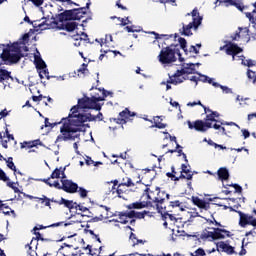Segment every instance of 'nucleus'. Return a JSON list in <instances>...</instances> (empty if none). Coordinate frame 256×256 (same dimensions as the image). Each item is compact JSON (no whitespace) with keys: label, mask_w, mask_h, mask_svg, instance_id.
I'll return each instance as SVG.
<instances>
[{"label":"nucleus","mask_w":256,"mask_h":256,"mask_svg":"<svg viewBox=\"0 0 256 256\" xmlns=\"http://www.w3.org/2000/svg\"><path fill=\"white\" fill-rule=\"evenodd\" d=\"M87 121H97L95 115L83 114L77 111V107H72L68 117L62 118L63 125L60 128L63 141H71L75 139V133L87 131L89 124Z\"/></svg>","instance_id":"1"},{"label":"nucleus","mask_w":256,"mask_h":256,"mask_svg":"<svg viewBox=\"0 0 256 256\" xmlns=\"http://www.w3.org/2000/svg\"><path fill=\"white\" fill-rule=\"evenodd\" d=\"M21 45H23V42L1 44L2 47H5L0 54V59L4 65H15L25 57Z\"/></svg>","instance_id":"2"},{"label":"nucleus","mask_w":256,"mask_h":256,"mask_svg":"<svg viewBox=\"0 0 256 256\" xmlns=\"http://www.w3.org/2000/svg\"><path fill=\"white\" fill-rule=\"evenodd\" d=\"M143 195H146L147 199H149L152 205L153 203H155L158 213H161V215H163V211H165L166 209L165 201L169 199V194L161 190V188L159 187H147L144 190Z\"/></svg>","instance_id":"3"},{"label":"nucleus","mask_w":256,"mask_h":256,"mask_svg":"<svg viewBox=\"0 0 256 256\" xmlns=\"http://www.w3.org/2000/svg\"><path fill=\"white\" fill-rule=\"evenodd\" d=\"M98 92L101 93V95L95 93L91 98L84 96L83 98L78 99V104L73 107H77L78 113H81V109H95V111H101V104H99V101H105L107 94H105V88H99Z\"/></svg>","instance_id":"4"},{"label":"nucleus","mask_w":256,"mask_h":256,"mask_svg":"<svg viewBox=\"0 0 256 256\" xmlns=\"http://www.w3.org/2000/svg\"><path fill=\"white\" fill-rule=\"evenodd\" d=\"M179 44H171L170 46H167L163 48L160 51V54L158 55V59L160 63L163 65H169V63H175L177 61V57L175 55H178L179 61L183 63L185 61V58L181 57V50H179Z\"/></svg>","instance_id":"5"},{"label":"nucleus","mask_w":256,"mask_h":256,"mask_svg":"<svg viewBox=\"0 0 256 256\" xmlns=\"http://www.w3.org/2000/svg\"><path fill=\"white\" fill-rule=\"evenodd\" d=\"M217 228L208 227V229H212V231H208L205 229L201 235L200 239L209 240V241H219L221 239H225V237H232L231 231L226 230L225 226L222 225L220 222H216Z\"/></svg>","instance_id":"6"},{"label":"nucleus","mask_w":256,"mask_h":256,"mask_svg":"<svg viewBox=\"0 0 256 256\" xmlns=\"http://www.w3.org/2000/svg\"><path fill=\"white\" fill-rule=\"evenodd\" d=\"M187 16H192V22H190L187 25L182 24V29H180L181 35H185V37H191L193 35V32H191V29H194V31H197L199 29V25L203 23V16L199 14V10L197 8H194L191 13H188Z\"/></svg>","instance_id":"7"},{"label":"nucleus","mask_w":256,"mask_h":256,"mask_svg":"<svg viewBox=\"0 0 256 256\" xmlns=\"http://www.w3.org/2000/svg\"><path fill=\"white\" fill-rule=\"evenodd\" d=\"M107 211L109 208L107 206H99L97 208H87V210L82 214V217H88L90 219V223H97L99 221H103L106 219Z\"/></svg>","instance_id":"8"},{"label":"nucleus","mask_w":256,"mask_h":256,"mask_svg":"<svg viewBox=\"0 0 256 256\" xmlns=\"http://www.w3.org/2000/svg\"><path fill=\"white\" fill-rule=\"evenodd\" d=\"M188 129H194L200 133H205L208 129L213 127L211 122H204L203 120H196L191 122L190 120L187 121Z\"/></svg>","instance_id":"9"},{"label":"nucleus","mask_w":256,"mask_h":256,"mask_svg":"<svg viewBox=\"0 0 256 256\" xmlns=\"http://www.w3.org/2000/svg\"><path fill=\"white\" fill-rule=\"evenodd\" d=\"M231 211H235L239 215V225L240 227H245L246 225H251L256 229V218L253 215L245 214L242 211H236L235 209L231 208Z\"/></svg>","instance_id":"10"},{"label":"nucleus","mask_w":256,"mask_h":256,"mask_svg":"<svg viewBox=\"0 0 256 256\" xmlns=\"http://www.w3.org/2000/svg\"><path fill=\"white\" fill-rule=\"evenodd\" d=\"M137 113L131 112L129 108H125L122 112L119 113L118 118H111L110 121H114L117 125H125L129 117H135Z\"/></svg>","instance_id":"11"},{"label":"nucleus","mask_w":256,"mask_h":256,"mask_svg":"<svg viewBox=\"0 0 256 256\" xmlns=\"http://www.w3.org/2000/svg\"><path fill=\"white\" fill-rule=\"evenodd\" d=\"M182 75H187V71H185L184 68L177 70L175 74L169 76L167 83H171L172 85H179L183 83V81H185V77L181 78Z\"/></svg>","instance_id":"12"},{"label":"nucleus","mask_w":256,"mask_h":256,"mask_svg":"<svg viewBox=\"0 0 256 256\" xmlns=\"http://www.w3.org/2000/svg\"><path fill=\"white\" fill-rule=\"evenodd\" d=\"M91 6V2L86 4V7L72 9V16L74 21H81L87 15V9Z\"/></svg>","instance_id":"13"},{"label":"nucleus","mask_w":256,"mask_h":256,"mask_svg":"<svg viewBox=\"0 0 256 256\" xmlns=\"http://www.w3.org/2000/svg\"><path fill=\"white\" fill-rule=\"evenodd\" d=\"M39 29H59V31H65V24H60L57 21L49 22V20H46L40 24H38Z\"/></svg>","instance_id":"14"},{"label":"nucleus","mask_w":256,"mask_h":256,"mask_svg":"<svg viewBox=\"0 0 256 256\" xmlns=\"http://www.w3.org/2000/svg\"><path fill=\"white\" fill-rule=\"evenodd\" d=\"M61 183L62 190L66 193H77V189H79V185L71 180H61Z\"/></svg>","instance_id":"15"},{"label":"nucleus","mask_w":256,"mask_h":256,"mask_svg":"<svg viewBox=\"0 0 256 256\" xmlns=\"http://www.w3.org/2000/svg\"><path fill=\"white\" fill-rule=\"evenodd\" d=\"M223 49H226V54L232 55V57H235V55H239V53H243V48L231 42L229 43V45H224Z\"/></svg>","instance_id":"16"},{"label":"nucleus","mask_w":256,"mask_h":256,"mask_svg":"<svg viewBox=\"0 0 256 256\" xmlns=\"http://www.w3.org/2000/svg\"><path fill=\"white\" fill-rule=\"evenodd\" d=\"M126 207L130 211L133 209H146V207H153V202H151V201H136L131 204H128Z\"/></svg>","instance_id":"17"},{"label":"nucleus","mask_w":256,"mask_h":256,"mask_svg":"<svg viewBox=\"0 0 256 256\" xmlns=\"http://www.w3.org/2000/svg\"><path fill=\"white\" fill-rule=\"evenodd\" d=\"M217 251H222V253H227V255H234L235 247L225 243L224 241L218 242L216 244Z\"/></svg>","instance_id":"18"},{"label":"nucleus","mask_w":256,"mask_h":256,"mask_svg":"<svg viewBox=\"0 0 256 256\" xmlns=\"http://www.w3.org/2000/svg\"><path fill=\"white\" fill-rule=\"evenodd\" d=\"M238 32H236L234 34V36H232V41H237L238 39H246L247 41H249L250 36H249V28L245 27H239L238 28Z\"/></svg>","instance_id":"19"},{"label":"nucleus","mask_w":256,"mask_h":256,"mask_svg":"<svg viewBox=\"0 0 256 256\" xmlns=\"http://www.w3.org/2000/svg\"><path fill=\"white\" fill-rule=\"evenodd\" d=\"M38 145L43 147V142L41 139L31 140V141H24L21 143V149H33L34 147L37 149Z\"/></svg>","instance_id":"20"},{"label":"nucleus","mask_w":256,"mask_h":256,"mask_svg":"<svg viewBox=\"0 0 256 256\" xmlns=\"http://www.w3.org/2000/svg\"><path fill=\"white\" fill-rule=\"evenodd\" d=\"M192 203H194L196 207H199V209H204V211H209V209H211V204L209 202H206L197 196L192 197Z\"/></svg>","instance_id":"21"},{"label":"nucleus","mask_w":256,"mask_h":256,"mask_svg":"<svg viewBox=\"0 0 256 256\" xmlns=\"http://www.w3.org/2000/svg\"><path fill=\"white\" fill-rule=\"evenodd\" d=\"M60 253L63 256H76L77 253H75V247L73 245H69L67 243H64L63 246L59 249Z\"/></svg>","instance_id":"22"},{"label":"nucleus","mask_w":256,"mask_h":256,"mask_svg":"<svg viewBox=\"0 0 256 256\" xmlns=\"http://www.w3.org/2000/svg\"><path fill=\"white\" fill-rule=\"evenodd\" d=\"M216 3H224L226 7H236L239 11L245 9V6H242L237 0H216Z\"/></svg>","instance_id":"23"},{"label":"nucleus","mask_w":256,"mask_h":256,"mask_svg":"<svg viewBox=\"0 0 256 256\" xmlns=\"http://www.w3.org/2000/svg\"><path fill=\"white\" fill-rule=\"evenodd\" d=\"M58 21L63 23V21H74L73 10H65L64 12L58 14Z\"/></svg>","instance_id":"24"},{"label":"nucleus","mask_w":256,"mask_h":256,"mask_svg":"<svg viewBox=\"0 0 256 256\" xmlns=\"http://www.w3.org/2000/svg\"><path fill=\"white\" fill-rule=\"evenodd\" d=\"M218 179L220 181H227L229 180V170L226 167H221L217 171Z\"/></svg>","instance_id":"25"},{"label":"nucleus","mask_w":256,"mask_h":256,"mask_svg":"<svg viewBox=\"0 0 256 256\" xmlns=\"http://www.w3.org/2000/svg\"><path fill=\"white\" fill-rule=\"evenodd\" d=\"M161 121H163V116H155L154 124L151 126V128L153 129L154 127H156V129H165L167 127V124Z\"/></svg>","instance_id":"26"},{"label":"nucleus","mask_w":256,"mask_h":256,"mask_svg":"<svg viewBox=\"0 0 256 256\" xmlns=\"http://www.w3.org/2000/svg\"><path fill=\"white\" fill-rule=\"evenodd\" d=\"M58 205H64V207H67V209H75V205H77V202L61 198V200L58 202Z\"/></svg>","instance_id":"27"},{"label":"nucleus","mask_w":256,"mask_h":256,"mask_svg":"<svg viewBox=\"0 0 256 256\" xmlns=\"http://www.w3.org/2000/svg\"><path fill=\"white\" fill-rule=\"evenodd\" d=\"M9 79H12L11 72L0 68V83H4V81H9Z\"/></svg>","instance_id":"28"},{"label":"nucleus","mask_w":256,"mask_h":256,"mask_svg":"<svg viewBox=\"0 0 256 256\" xmlns=\"http://www.w3.org/2000/svg\"><path fill=\"white\" fill-rule=\"evenodd\" d=\"M180 173H185L186 179L188 181H191V179H193V174L191 173V170L189 168H187L186 164L181 165Z\"/></svg>","instance_id":"29"},{"label":"nucleus","mask_w":256,"mask_h":256,"mask_svg":"<svg viewBox=\"0 0 256 256\" xmlns=\"http://www.w3.org/2000/svg\"><path fill=\"white\" fill-rule=\"evenodd\" d=\"M183 69H184V71H187L186 75L195 74V64H193V63L184 64Z\"/></svg>","instance_id":"30"},{"label":"nucleus","mask_w":256,"mask_h":256,"mask_svg":"<svg viewBox=\"0 0 256 256\" xmlns=\"http://www.w3.org/2000/svg\"><path fill=\"white\" fill-rule=\"evenodd\" d=\"M35 63H36V68L38 69H47V64L45 61H43L42 57H35Z\"/></svg>","instance_id":"31"},{"label":"nucleus","mask_w":256,"mask_h":256,"mask_svg":"<svg viewBox=\"0 0 256 256\" xmlns=\"http://www.w3.org/2000/svg\"><path fill=\"white\" fill-rule=\"evenodd\" d=\"M63 224H64V222L54 223L49 226L37 225L33 228V231H41V229H47V227H61V225H63Z\"/></svg>","instance_id":"32"},{"label":"nucleus","mask_w":256,"mask_h":256,"mask_svg":"<svg viewBox=\"0 0 256 256\" xmlns=\"http://www.w3.org/2000/svg\"><path fill=\"white\" fill-rule=\"evenodd\" d=\"M78 26L79 24L77 22H68L65 24V31L72 33V31H75Z\"/></svg>","instance_id":"33"},{"label":"nucleus","mask_w":256,"mask_h":256,"mask_svg":"<svg viewBox=\"0 0 256 256\" xmlns=\"http://www.w3.org/2000/svg\"><path fill=\"white\" fill-rule=\"evenodd\" d=\"M6 163H7V168L11 169V171H14V175H17V167L13 162V157H8V159L6 160Z\"/></svg>","instance_id":"34"},{"label":"nucleus","mask_w":256,"mask_h":256,"mask_svg":"<svg viewBox=\"0 0 256 256\" xmlns=\"http://www.w3.org/2000/svg\"><path fill=\"white\" fill-rule=\"evenodd\" d=\"M120 184H122L124 187H135V182H133V179L129 177L123 178Z\"/></svg>","instance_id":"35"},{"label":"nucleus","mask_w":256,"mask_h":256,"mask_svg":"<svg viewBox=\"0 0 256 256\" xmlns=\"http://www.w3.org/2000/svg\"><path fill=\"white\" fill-rule=\"evenodd\" d=\"M117 196L120 198V199H123V195H125V193H127V190L125 189V186H123V184H119L118 187H117Z\"/></svg>","instance_id":"36"},{"label":"nucleus","mask_w":256,"mask_h":256,"mask_svg":"<svg viewBox=\"0 0 256 256\" xmlns=\"http://www.w3.org/2000/svg\"><path fill=\"white\" fill-rule=\"evenodd\" d=\"M249 245V242H245V238L242 239V244H241V250L238 253L239 256H244L247 255V249H245Z\"/></svg>","instance_id":"37"},{"label":"nucleus","mask_w":256,"mask_h":256,"mask_svg":"<svg viewBox=\"0 0 256 256\" xmlns=\"http://www.w3.org/2000/svg\"><path fill=\"white\" fill-rule=\"evenodd\" d=\"M63 170V167L56 168L52 174L50 175V179H59L61 177V172Z\"/></svg>","instance_id":"38"},{"label":"nucleus","mask_w":256,"mask_h":256,"mask_svg":"<svg viewBox=\"0 0 256 256\" xmlns=\"http://www.w3.org/2000/svg\"><path fill=\"white\" fill-rule=\"evenodd\" d=\"M118 218H119V223H121L122 225H127V223H129V220H127L128 218L125 212H120L118 214Z\"/></svg>","instance_id":"39"},{"label":"nucleus","mask_w":256,"mask_h":256,"mask_svg":"<svg viewBox=\"0 0 256 256\" xmlns=\"http://www.w3.org/2000/svg\"><path fill=\"white\" fill-rule=\"evenodd\" d=\"M162 219L166 221V219H169L170 221H173L174 223L177 222V218L173 214H169V212L163 211Z\"/></svg>","instance_id":"40"},{"label":"nucleus","mask_w":256,"mask_h":256,"mask_svg":"<svg viewBox=\"0 0 256 256\" xmlns=\"http://www.w3.org/2000/svg\"><path fill=\"white\" fill-rule=\"evenodd\" d=\"M77 73H78V77L80 75H87V73H89V69H87V64L83 63L81 67L77 70Z\"/></svg>","instance_id":"41"},{"label":"nucleus","mask_w":256,"mask_h":256,"mask_svg":"<svg viewBox=\"0 0 256 256\" xmlns=\"http://www.w3.org/2000/svg\"><path fill=\"white\" fill-rule=\"evenodd\" d=\"M213 87H219L220 89H222L223 93L229 94V93H233V91L231 90V88L227 87V86H223L219 83H213L212 84Z\"/></svg>","instance_id":"42"},{"label":"nucleus","mask_w":256,"mask_h":256,"mask_svg":"<svg viewBox=\"0 0 256 256\" xmlns=\"http://www.w3.org/2000/svg\"><path fill=\"white\" fill-rule=\"evenodd\" d=\"M180 47L184 50V53L187 55V40L183 37L178 39Z\"/></svg>","instance_id":"43"},{"label":"nucleus","mask_w":256,"mask_h":256,"mask_svg":"<svg viewBox=\"0 0 256 256\" xmlns=\"http://www.w3.org/2000/svg\"><path fill=\"white\" fill-rule=\"evenodd\" d=\"M44 123H45L44 127H51V128H53L56 125H61V123H62V126H63V119H61L60 122L51 123V122H49V118H45V122Z\"/></svg>","instance_id":"44"},{"label":"nucleus","mask_w":256,"mask_h":256,"mask_svg":"<svg viewBox=\"0 0 256 256\" xmlns=\"http://www.w3.org/2000/svg\"><path fill=\"white\" fill-rule=\"evenodd\" d=\"M86 165L91 166L94 165V167H97L98 165H103L102 162H95L93 161V159H91V157H87L86 158Z\"/></svg>","instance_id":"45"},{"label":"nucleus","mask_w":256,"mask_h":256,"mask_svg":"<svg viewBox=\"0 0 256 256\" xmlns=\"http://www.w3.org/2000/svg\"><path fill=\"white\" fill-rule=\"evenodd\" d=\"M216 121L217 119H215L212 113L206 115L205 123H213V122L216 123Z\"/></svg>","instance_id":"46"},{"label":"nucleus","mask_w":256,"mask_h":256,"mask_svg":"<svg viewBox=\"0 0 256 256\" xmlns=\"http://www.w3.org/2000/svg\"><path fill=\"white\" fill-rule=\"evenodd\" d=\"M152 35H155V39H161V37H165V39H171L173 37V34H171V35H167V34L159 35L156 32H152Z\"/></svg>","instance_id":"47"},{"label":"nucleus","mask_w":256,"mask_h":256,"mask_svg":"<svg viewBox=\"0 0 256 256\" xmlns=\"http://www.w3.org/2000/svg\"><path fill=\"white\" fill-rule=\"evenodd\" d=\"M0 181H4V182L9 181V177H7V174L1 168H0Z\"/></svg>","instance_id":"48"},{"label":"nucleus","mask_w":256,"mask_h":256,"mask_svg":"<svg viewBox=\"0 0 256 256\" xmlns=\"http://www.w3.org/2000/svg\"><path fill=\"white\" fill-rule=\"evenodd\" d=\"M229 187H233L235 189V193H243V187L239 184H231Z\"/></svg>","instance_id":"49"},{"label":"nucleus","mask_w":256,"mask_h":256,"mask_svg":"<svg viewBox=\"0 0 256 256\" xmlns=\"http://www.w3.org/2000/svg\"><path fill=\"white\" fill-rule=\"evenodd\" d=\"M135 210H130L128 212H124V214L126 215L127 219H135Z\"/></svg>","instance_id":"50"},{"label":"nucleus","mask_w":256,"mask_h":256,"mask_svg":"<svg viewBox=\"0 0 256 256\" xmlns=\"http://www.w3.org/2000/svg\"><path fill=\"white\" fill-rule=\"evenodd\" d=\"M34 235H36V238H32V241H33V244L37 245V242L43 238H41V233L40 232H37V231H34Z\"/></svg>","instance_id":"51"},{"label":"nucleus","mask_w":256,"mask_h":256,"mask_svg":"<svg viewBox=\"0 0 256 256\" xmlns=\"http://www.w3.org/2000/svg\"><path fill=\"white\" fill-rule=\"evenodd\" d=\"M0 139H1V145L2 147H4V149H8L9 146L7 145V143H9V139H5L3 140V135L0 133Z\"/></svg>","instance_id":"52"},{"label":"nucleus","mask_w":256,"mask_h":256,"mask_svg":"<svg viewBox=\"0 0 256 256\" xmlns=\"http://www.w3.org/2000/svg\"><path fill=\"white\" fill-rule=\"evenodd\" d=\"M78 193L80 195V197H82V199H85V197H87V190L85 188L80 187L78 190Z\"/></svg>","instance_id":"53"},{"label":"nucleus","mask_w":256,"mask_h":256,"mask_svg":"<svg viewBox=\"0 0 256 256\" xmlns=\"http://www.w3.org/2000/svg\"><path fill=\"white\" fill-rule=\"evenodd\" d=\"M74 209H78L79 211H82L83 214L87 211V207L77 203L74 204Z\"/></svg>","instance_id":"54"},{"label":"nucleus","mask_w":256,"mask_h":256,"mask_svg":"<svg viewBox=\"0 0 256 256\" xmlns=\"http://www.w3.org/2000/svg\"><path fill=\"white\" fill-rule=\"evenodd\" d=\"M120 21H121V23H120V25L122 26V27H126V25H129V23H131V21H129V17H126V18H118Z\"/></svg>","instance_id":"55"},{"label":"nucleus","mask_w":256,"mask_h":256,"mask_svg":"<svg viewBox=\"0 0 256 256\" xmlns=\"http://www.w3.org/2000/svg\"><path fill=\"white\" fill-rule=\"evenodd\" d=\"M170 207H172V209H175V207L181 208V202L179 200L171 201Z\"/></svg>","instance_id":"56"},{"label":"nucleus","mask_w":256,"mask_h":256,"mask_svg":"<svg viewBox=\"0 0 256 256\" xmlns=\"http://www.w3.org/2000/svg\"><path fill=\"white\" fill-rule=\"evenodd\" d=\"M195 105H200V107H203V104L201 103V100L187 103V107H195Z\"/></svg>","instance_id":"57"},{"label":"nucleus","mask_w":256,"mask_h":256,"mask_svg":"<svg viewBox=\"0 0 256 256\" xmlns=\"http://www.w3.org/2000/svg\"><path fill=\"white\" fill-rule=\"evenodd\" d=\"M38 181H41L42 183H45L46 185H48L49 187H53V185H51V183L49 181H51V177L48 178H40L38 179Z\"/></svg>","instance_id":"58"},{"label":"nucleus","mask_w":256,"mask_h":256,"mask_svg":"<svg viewBox=\"0 0 256 256\" xmlns=\"http://www.w3.org/2000/svg\"><path fill=\"white\" fill-rule=\"evenodd\" d=\"M166 177L171 179V181H179V178H177V176H175L172 172H167Z\"/></svg>","instance_id":"59"},{"label":"nucleus","mask_w":256,"mask_h":256,"mask_svg":"<svg viewBox=\"0 0 256 256\" xmlns=\"http://www.w3.org/2000/svg\"><path fill=\"white\" fill-rule=\"evenodd\" d=\"M110 51H111V50H103V49H101V50H100V53H102V54H100L99 60H100V61H103V58H105L106 55H107V53H109Z\"/></svg>","instance_id":"60"},{"label":"nucleus","mask_w":256,"mask_h":256,"mask_svg":"<svg viewBox=\"0 0 256 256\" xmlns=\"http://www.w3.org/2000/svg\"><path fill=\"white\" fill-rule=\"evenodd\" d=\"M31 1V3H33V5H35L36 7H41V5H43L45 0H29Z\"/></svg>","instance_id":"61"},{"label":"nucleus","mask_w":256,"mask_h":256,"mask_svg":"<svg viewBox=\"0 0 256 256\" xmlns=\"http://www.w3.org/2000/svg\"><path fill=\"white\" fill-rule=\"evenodd\" d=\"M43 201L45 203V207H51V198H48L47 196L43 195Z\"/></svg>","instance_id":"62"},{"label":"nucleus","mask_w":256,"mask_h":256,"mask_svg":"<svg viewBox=\"0 0 256 256\" xmlns=\"http://www.w3.org/2000/svg\"><path fill=\"white\" fill-rule=\"evenodd\" d=\"M242 135L244 137V139H249V137H251V133L249 132V130L247 129H242Z\"/></svg>","instance_id":"63"},{"label":"nucleus","mask_w":256,"mask_h":256,"mask_svg":"<svg viewBox=\"0 0 256 256\" xmlns=\"http://www.w3.org/2000/svg\"><path fill=\"white\" fill-rule=\"evenodd\" d=\"M132 181L135 185H137V183H141V175L137 174L136 176H133Z\"/></svg>","instance_id":"64"}]
</instances>
